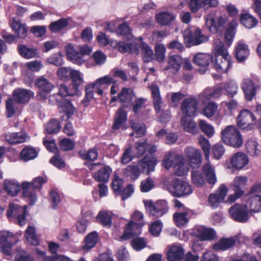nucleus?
<instances>
[{
	"label": "nucleus",
	"mask_w": 261,
	"mask_h": 261,
	"mask_svg": "<svg viewBox=\"0 0 261 261\" xmlns=\"http://www.w3.org/2000/svg\"><path fill=\"white\" fill-rule=\"evenodd\" d=\"M215 61L214 68L220 72H226L231 66L230 56L225 48L222 42L219 38L214 41Z\"/></svg>",
	"instance_id": "f257e3e1"
},
{
	"label": "nucleus",
	"mask_w": 261,
	"mask_h": 261,
	"mask_svg": "<svg viewBox=\"0 0 261 261\" xmlns=\"http://www.w3.org/2000/svg\"><path fill=\"white\" fill-rule=\"evenodd\" d=\"M47 181L46 178L37 177L32 182L24 181L22 184V195L28 198L30 204L33 205L37 201V197L36 190L40 189L42 185Z\"/></svg>",
	"instance_id": "f03ea898"
},
{
	"label": "nucleus",
	"mask_w": 261,
	"mask_h": 261,
	"mask_svg": "<svg viewBox=\"0 0 261 261\" xmlns=\"http://www.w3.org/2000/svg\"><path fill=\"white\" fill-rule=\"evenodd\" d=\"M223 142L233 147H240L243 144V139L239 130L234 126H226L221 131Z\"/></svg>",
	"instance_id": "7ed1b4c3"
},
{
	"label": "nucleus",
	"mask_w": 261,
	"mask_h": 261,
	"mask_svg": "<svg viewBox=\"0 0 261 261\" xmlns=\"http://www.w3.org/2000/svg\"><path fill=\"white\" fill-rule=\"evenodd\" d=\"M184 42L187 47L198 45L208 40V37L198 29H186L182 33Z\"/></svg>",
	"instance_id": "20e7f679"
},
{
	"label": "nucleus",
	"mask_w": 261,
	"mask_h": 261,
	"mask_svg": "<svg viewBox=\"0 0 261 261\" xmlns=\"http://www.w3.org/2000/svg\"><path fill=\"white\" fill-rule=\"evenodd\" d=\"M256 124V118L253 113L248 109L242 110L237 117V125L244 131L253 129Z\"/></svg>",
	"instance_id": "39448f33"
},
{
	"label": "nucleus",
	"mask_w": 261,
	"mask_h": 261,
	"mask_svg": "<svg viewBox=\"0 0 261 261\" xmlns=\"http://www.w3.org/2000/svg\"><path fill=\"white\" fill-rule=\"evenodd\" d=\"M147 213L150 217L159 218L165 214L168 210V206L166 201L160 200L153 203L151 200L144 201Z\"/></svg>",
	"instance_id": "423d86ee"
},
{
	"label": "nucleus",
	"mask_w": 261,
	"mask_h": 261,
	"mask_svg": "<svg viewBox=\"0 0 261 261\" xmlns=\"http://www.w3.org/2000/svg\"><path fill=\"white\" fill-rule=\"evenodd\" d=\"M205 24L210 32L216 33L222 32L227 21L225 15L216 16L214 13H209L205 17Z\"/></svg>",
	"instance_id": "0eeeda50"
},
{
	"label": "nucleus",
	"mask_w": 261,
	"mask_h": 261,
	"mask_svg": "<svg viewBox=\"0 0 261 261\" xmlns=\"http://www.w3.org/2000/svg\"><path fill=\"white\" fill-rule=\"evenodd\" d=\"M17 242L16 237L11 232L6 230L0 231V249L4 254L11 255L12 246Z\"/></svg>",
	"instance_id": "6e6552de"
},
{
	"label": "nucleus",
	"mask_w": 261,
	"mask_h": 261,
	"mask_svg": "<svg viewBox=\"0 0 261 261\" xmlns=\"http://www.w3.org/2000/svg\"><path fill=\"white\" fill-rule=\"evenodd\" d=\"M169 191L172 195L176 197L187 196L192 192V189L188 182L178 179L173 181L172 184L169 187Z\"/></svg>",
	"instance_id": "1a4fd4ad"
},
{
	"label": "nucleus",
	"mask_w": 261,
	"mask_h": 261,
	"mask_svg": "<svg viewBox=\"0 0 261 261\" xmlns=\"http://www.w3.org/2000/svg\"><path fill=\"white\" fill-rule=\"evenodd\" d=\"M231 217L239 222H246L249 219L248 211L244 205L235 204L229 210Z\"/></svg>",
	"instance_id": "9d476101"
},
{
	"label": "nucleus",
	"mask_w": 261,
	"mask_h": 261,
	"mask_svg": "<svg viewBox=\"0 0 261 261\" xmlns=\"http://www.w3.org/2000/svg\"><path fill=\"white\" fill-rule=\"evenodd\" d=\"M180 109L186 116L195 115L198 109V101L195 97H191L184 99L180 104Z\"/></svg>",
	"instance_id": "9b49d317"
},
{
	"label": "nucleus",
	"mask_w": 261,
	"mask_h": 261,
	"mask_svg": "<svg viewBox=\"0 0 261 261\" xmlns=\"http://www.w3.org/2000/svg\"><path fill=\"white\" fill-rule=\"evenodd\" d=\"M116 81L110 74L106 75L103 77L98 78L93 83L90 84V87H94L95 91L99 95H102L103 90L112 84L115 83Z\"/></svg>",
	"instance_id": "f8f14e48"
},
{
	"label": "nucleus",
	"mask_w": 261,
	"mask_h": 261,
	"mask_svg": "<svg viewBox=\"0 0 261 261\" xmlns=\"http://www.w3.org/2000/svg\"><path fill=\"white\" fill-rule=\"evenodd\" d=\"M184 153L193 168H197L200 166L201 155L200 151L198 149L188 146L185 148Z\"/></svg>",
	"instance_id": "ddd939ff"
},
{
	"label": "nucleus",
	"mask_w": 261,
	"mask_h": 261,
	"mask_svg": "<svg viewBox=\"0 0 261 261\" xmlns=\"http://www.w3.org/2000/svg\"><path fill=\"white\" fill-rule=\"evenodd\" d=\"M218 4V0H190L189 6L193 13H196L201 8L207 10L217 6Z\"/></svg>",
	"instance_id": "4468645a"
},
{
	"label": "nucleus",
	"mask_w": 261,
	"mask_h": 261,
	"mask_svg": "<svg viewBox=\"0 0 261 261\" xmlns=\"http://www.w3.org/2000/svg\"><path fill=\"white\" fill-rule=\"evenodd\" d=\"M25 207L11 203L7 211V216L9 218L13 216L16 217L19 224L22 226L25 223Z\"/></svg>",
	"instance_id": "2eb2a0df"
},
{
	"label": "nucleus",
	"mask_w": 261,
	"mask_h": 261,
	"mask_svg": "<svg viewBox=\"0 0 261 261\" xmlns=\"http://www.w3.org/2000/svg\"><path fill=\"white\" fill-rule=\"evenodd\" d=\"M184 160V157L173 151L167 152L163 159L162 165L167 169L174 166L178 162Z\"/></svg>",
	"instance_id": "dca6fc26"
},
{
	"label": "nucleus",
	"mask_w": 261,
	"mask_h": 261,
	"mask_svg": "<svg viewBox=\"0 0 261 261\" xmlns=\"http://www.w3.org/2000/svg\"><path fill=\"white\" fill-rule=\"evenodd\" d=\"M194 233L201 241L212 240L216 237V232L213 229L203 226L195 227Z\"/></svg>",
	"instance_id": "f3484780"
},
{
	"label": "nucleus",
	"mask_w": 261,
	"mask_h": 261,
	"mask_svg": "<svg viewBox=\"0 0 261 261\" xmlns=\"http://www.w3.org/2000/svg\"><path fill=\"white\" fill-rule=\"evenodd\" d=\"M5 139L10 144H15L28 141L30 137L24 132L8 133L5 134Z\"/></svg>",
	"instance_id": "a211bd4d"
},
{
	"label": "nucleus",
	"mask_w": 261,
	"mask_h": 261,
	"mask_svg": "<svg viewBox=\"0 0 261 261\" xmlns=\"http://www.w3.org/2000/svg\"><path fill=\"white\" fill-rule=\"evenodd\" d=\"M76 94L75 92L74 93L69 92L67 87L65 85L61 84L59 87V92L49 96V102L51 105L58 104L62 100L63 101L65 100L63 98V97L68 95H73Z\"/></svg>",
	"instance_id": "6ab92c4d"
},
{
	"label": "nucleus",
	"mask_w": 261,
	"mask_h": 261,
	"mask_svg": "<svg viewBox=\"0 0 261 261\" xmlns=\"http://www.w3.org/2000/svg\"><path fill=\"white\" fill-rule=\"evenodd\" d=\"M241 88L246 100L251 101L255 96V87L253 82L250 80H244L241 84Z\"/></svg>",
	"instance_id": "aec40b11"
},
{
	"label": "nucleus",
	"mask_w": 261,
	"mask_h": 261,
	"mask_svg": "<svg viewBox=\"0 0 261 261\" xmlns=\"http://www.w3.org/2000/svg\"><path fill=\"white\" fill-rule=\"evenodd\" d=\"M248 163V158L244 153L238 152L234 154L230 159L231 166L237 170L243 168Z\"/></svg>",
	"instance_id": "412c9836"
},
{
	"label": "nucleus",
	"mask_w": 261,
	"mask_h": 261,
	"mask_svg": "<svg viewBox=\"0 0 261 261\" xmlns=\"http://www.w3.org/2000/svg\"><path fill=\"white\" fill-rule=\"evenodd\" d=\"M65 50L67 58L73 63L82 65L84 62V60L79 53L78 49H75L71 43H69L66 46Z\"/></svg>",
	"instance_id": "4be33fe9"
},
{
	"label": "nucleus",
	"mask_w": 261,
	"mask_h": 261,
	"mask_svg": "<svg viewBox=\"0 0 261 261\" xmlns=\"http://www.w3.org/2000/svg\"><path fill=\"white\" fill-rule=\"evenodd\" d=\"M15 101L20 103L28 102L30 99L34 96V93L30 90L17 88L13 92Z\"/></svg>",
	"instance_id": "5701e85b"
},
{
	"label": "nucleus",
	"mask_w": 261,
	"mask_h": 261,
	"mask_svg": "<svg viewBox=\"0 0 261 261\" xmlns=\"http://www.w3.org/2000/svg\"><path fill=\"white\" fill-rule=\"evenodd\" d=\"M149 89L151 92L154 109L156 112L159 113L163 105L162 98L160 94V89L157 85L154 84L150 85Z\"/></svg>",
	"instance_id": "b1692460"
},
{
	"label": "nucleus",
	"mask_w": 261,
	"mask_h": 261,
	"mask_svg": "<svg viewBox=\"0 0 261 261\" xmlns=\"http://www.w3.org/2000/svg\"><path fill=\"white\" fill-rule=\"evenodd\" d=\"M248 212L258 213L261 211V196L255 195L247 199L245 205Z\"/></svg>",
	"instance_id": "393cba45"
},
{
	"label": "nucleus",
	"mask_w": 261,
	"mask_h": 261,
	"mask_svg": "<svg viewBox=\"0 0 261 261\" xmlns=\"http://www.w3.org/2000/svg\"><path fill=\"white\" fill-rule=\"evenodd\" d=\"M138 164L143 171L148 174L154 170V167L156 165V159L152 156H145L138 162Z\"/></svg>",
	"instance_id": "a878e982"
},
{
	"label": "nucleus",
	"mask_w": 261,
	"mask_h": 261,
	"mask_svg": "<svg viewBox=\"0 0 261 261\" xmlns=\"http://www.w3.org/2000/svg\"><path fill=\"white\" fill-rule=\"evenodd\" d=\"M141 233L140 226L133 221L129 222L126 226L123 235L121 237L122 240H127L133 236Z\"/></svg>",
	"instance_id": "bb28decb"
},
{
	"label": "nucleus",
	"mask_w": 261,
	"mask_h": 261,
	"mask_svg": "<svg viewBox=\"0 0 261 261\" xmlns=\"http://www.w3.org/2000/svg\"><path fill=\"white\" fill-rule=\"evenodd\" d=\"M134 96L135 94L131 89L123 88L118 94V99L123 106L127 107L131 105Z\"/></svg>",
	"instance_id": "cd10ccee"
},
{
	"label": "nucleus",
	"mask_w": 261,
	"mask_h": 261,
	"mask_svg": "<svg viewBox=\"0 0 261 261\" xmlns=\"http://www.w3.org/2000/svg\"><path fill=\"white\" fill-rule=\"evenodd\" d=\"M235 55L239 62L245 61L249 55L248 45L242 41L238 42L236 46Z\"/></svg>",
	"instance_id": "c85d7f7f"
},
{
	"label": "nucleus",
	"mask_w": 261,
	"mask_h": 261,
	"mask_svg": "<svg viewBox=\"0 0 261 261\" xmlns=\"http://www.w3.org/2000/svg\"><path fill=\"white\" fill-rule=\"evenodd\" d=\"M183 62V59L178 55L171 56L168 59L169 66L164 68V70L171 69V72L176 73L180 68V66Z\"/></svg>",
	"instance_id": "c756f323"
},
{
	"label": "nucleus",
	"mask_w": 261,
	"mask_h": 261,
	"mask_svg": "<svg viewBox=\"0 0 261 261\" xmlns=\"http://www.w3.org/2000/svg\"><path fill=\"white\" fill-rule=\"evenodd\" d=\"M223 88L218 87L215 88H206L201 94L200 97L203 98V101L210 100L212 98H217L220 96Z\"/></svg>",
	"instance_id": "7c9ffc66"
},
{
	"label": "nucleus",
	"mask_w": 261,
	"mask_h": 261,
	"mask_svg": "<svg viewBox=\"0 0 261 261\" xmlns=\"http://www.w3.org/2000/svg\"><path fill=\"white\" fill-rule=\"evenodd\" d=\"M184 251L180 246H173L167 252V256L169 261H180L183 257Z\"/></svg>",
	"instance_id": "2f4dec72"
},
{
	"label": "nucleus",
	"mask_w": 261,
	"mask_h": 261,
	"mask_svg": "<svg viewBox=\"0 0 261 261\" xmlns=\"http://www.w3.org/2000/svg\"><path fill=\"white\" fill-rule=\"evenodd\" d=\"M116 47L120 52L122 53H130L135 55H138L139 53V46L137 44L119 42L117 43Z\"/></svg>",
	"instance_id": "473e14b6"
},
{
	"label": "nucleus",
	"mask_w": 261,
	"mask_h": 261,
	"mask_svg": "<svg viewBox=\"0 0 261 261\" xmlns=\"http://www.w3.org/2000/svg\"><path fill=\"white\" fill-rule=\"evenodd\" d=\"M247 180V177L245 176H236L233 180L231 184L233 190L237 191L239 196H242L244 194V191L242 190V188L246 185Z\"/></svg>",
	"instance_id": "72a5a7b5"
},
{
	"label": "nucleus",
	"mask_w": 261,
	"mask_h": 261,
	"mask_svg": "<svg viewBox=\"0 0 261 261\" xmlns=\"http://www.w3.org/2000/svg\"><path fill=\"white\" fill-rule=\"evenodd\" d=\"M202 171L207 181L210 184H215L217 181V177L214 167L212 166L210 163H205L203 165Z\"/></svg>",
	"instance_id": "f704fd0d"
},
{
	"label": "nucleus",
	"mask_w": 261,
	"mask_h": 261,
	"mask_svg": "<svg viewBox=\"0 0 261 261\" xmlns=\"http://www.w3.org/2000/svg\"><path fill=\"white\" fill-rule=\"evenodd\" d=\"M12 30L19 38H24L27 36L28 30L25 25L19 20L14 18L11 22Z\"/></svg>",
	"instance_id": "c9c22d12"
},
{
	"label": "nucleus",
	"mask_w": 261,
	"mask_h": 261,
	"mask_svg": "<svg viewBox=\"0 0 261 261\" xmlns=\"http://www.w3.org/2000/svg\"><path fill=\"white\" fill-rule=\"evenodd\" d=\"M212 61V56L207 54L198 53L193 58L195 64L204 67H207Z\"/></svg>",
	"instance_id": "e433bc0d"
},
{
	"label": "nucleus",
	"mask_w": 261,
	"mask_h": 261,
	"mask_svg": "<svg viewBox=\"0 0 261 261\" xmlns=\"http://www.w3.org/2000/svg\"><path fill=\"white\" fill-rule=\"evenodd\" d=\"M99 238L96 231H92L89 233L85 239V244L83 246V249L88 251L93 248L98 242Z\"/></svg>",
	"instance_id": "4c0bfd02"
},
{
	"label": "nucleus",
	"mask_w": 261,
	"mask_h": 261,
	"mask_svg": "<svg viewBox=\"0 0 261 261\" xmlns=\"http://www.w3.org/2000/svg\"><path fill=\"white\" fill-rule=\"evenodd\" d=\"M35 85L38 88L46 93L50 92L54 88V85L43 76L37 78L35 81Z\"/></svg>",
	"instance_id": "58836bf2"
},
{
	"label": "nucleus",
	"mask_w": 261,
	"mask_h": 261,
	"mask_svg": "<svg viewBox=\"0 0 261 261\" xmlns=\"http://www.w3.org/2000/svg\"><path fill=\"white\" fill-rule=\"evenodd\" d=\"M111 172L112 169L109 166H105L94 173L93 177L98 182H107Z\"/></svg>",
	"instance_id": "ea45409f"
},
{
	"label": "nucleus",
	"mask_w": 261,
	"mask_h": 261,
	"mask_svg": "<svg viewBox=\"0 0 261 261\" xmlns=\"http://www.w3.org/2000/svg\"><path fill=\"white\" fill-rule=\"evenodd\" d=\"M127 113L123 108H119L115 117L114 122L113 125V130L118 129L122 124L126 121Z\"/></svg>",
	"instance_id": "a19ab883"
},
{
	"label": "nucleus",
	"mask_w": 261,
	"mask_h": 261,
	"mask_svg": "<svg viewBox=\"0 0 261 261\" xmlns=\"http://www.w3.org/2000/svg\"><path fill=\"white\" fill-rule=\"evenodd\" d=\"M236 242L233 238L222 239L213 246V248L216 251L227 250L234 246Z\"/></svg>",
	"instance_id": "79ce46f5"
},
{
	"label": "nucleus",
	"mask_w": 261,
	"mask_h": 261,
	"mask_svg": "<svg viewBox=\"0 0 261 261\" xmlns=\"http://www.w3.org/2000/svg\"><path fill=\"white\" fill-rule=\"evenodd\" d=\"M156 20L160 24L170 25L175 19V16L169 12H161L156 15Z\"/></svg>",
	"instance_id": "37998d69"
},
{
	"label": "nucleus",
	"mask_w": 261,
	"mask_h": 261,
	"mask_svg": "<svg viewBox=\"0 0 261 261\" xmlns=\"http://www.w3.org/2000/svg\"><path fill=\"white\" fill-rule=\"evenodd\" d=\"M70 79L72 80V87L75 91V93H77L79 88L84 84L82 74L79 70L74 69Z\"/></svg>",
	"instance_id": "c03bdc74"
},
{
	"label": "nucleus",
	"mask_w": 261,
	"mask_h": 261,
	"mask_svg": "<svg viewBox=\"0 0 261 261\" xmlns=\"http://www.w3.org/2000/svg\"><path fill=\"white\" fill-rule=\"evenodd\" d=\"M223 89L226 95L231 98L238 93L239 86L234 80H229L225 83Z\"/></svg>",
	"instance_id": "a18cd8bd"
},
{
	"label": "nucleus",
	"mask_w": 261,
	"mask_h": 261,
	"mask_svg": "<svg viewBox=\"0 0 261 261\" xmlns=\"http://www.w3.org/2000/svg\"><path fill=\"white\" fill-rule=\"evenodd\" d=\"M37 154L38 152L34 148L31 146H27L21 150L20 157L23 161L27 162L36 158Z\"/></svg>",
	"instance_id": "49530a36"
},
{
	"label": "nucleus",
	"mask_w": 261,
	"mask_h": 261,
	"mask_svg": "<svg viewBox=\"0 0 261 261\" xmlns=\"http://www.w3.org/2000/svg\"><path fill=\"white\" fill-rule=\"evenodd\" d=\"M4 188L7 193L12 196H16L20 190V187L18 183L11 180H5Z\"/></svg>",
	"instance_id": "de8ad7c7"
},
{
	"label": "nucleus",
	"mask_w": 261,
	"mask_h": 261,
	"mask_svg": "<svg viewBox=\"0 0 261 261\" xmlns=\"http://www.w3.org/2000/svg\"><path fill=\"white\" fill-rule=\"evenodd\" d=\"M181 124L186 132L193 134L197 133L198 128L196 123L192 119L182 117L181 119Z\"/></svg>",
	"instance_id": "09e8293b"
},
{
	"label": "nucleus",
	"mask_w": 261,
	"mask_h": 261,
	"mask_svg": "<svg viewBox=\"0 0 261 261\" xmlns=\"http://www.w3.org/2000/svg\"><path fill=\"white\" fill-rule=\"evenodd\" d=\"M240 20L242 24L248 29H251L254 27L257 23V20L248 13L241 14Z\"/></svg>",
	"instance_id": "8fccbe9b"
},
{
	"label": "nucleus",
	"mask_w": 261,
	"mask_h": 261,
	"mask_svg": "<svg viewBox=\"0 0 261 261\" xmlns=\"http://www.w3.org/2000/svg\"><path fill=\"white\" fill-rule=\"evenodd\" d=\"M139 49L141 48L142 57L143 61L145 62H148L152 60L153 58V51L148 44L142 43L141 45L138 44Z\"/></svg>",
	"instance_id": "3c124183"
},
{
	"label": "nucleus",
	"mask_w": 261,
	"mask_h": 261,
	"mask_svg": "<svg viewBox=\"0 0 261 261\" xmlns=\"http://www.w3.org/2000/svg\"><path fill=\"white\" fill-rule=\"evenodd\" d=\"M174 170L175 174L177 176H184L187 174L189 169V164L186 163L185 159L184 160L177 163L174 166Z\"/></svg>",
	"instance_id": "603ef678"
},
{
	"label": "nucleus",
	"mask_w": 261,
	"mask_h": 261,
	"mask_svg": "<svg viewBox=\"0 0 261 261\" xmlns=\"http://www.w3.org/2000/svg\"><path fill=\"white\" fill-rule=\"evenodd\" d=\"M188 214V212L185 211L183 212H177L174 214V220L177 226L182 227L188 222L187 217Z\"/></svg>",
	"instance_id": "864d4df0"
},
{
	"label": "nucleus",
	"mask_w": 261,
	"mask_h": 261,
	"mask_svg": "<svg viewBox=\"0 0 261 261\" xmlns=\"http://www.w3.org/2000/svg\"><path fill=\"white\" fill-rule=\"evenodd\" d=\"M25 237L27 240L31 244L36 246L39 241L35 233V229L33 226H29L25 230Z\"/></svg>",
	"instance_id": "5fc2aeb1"
},
{
	"label": "nucleus",
	"mask_w": 261,
	"mask_h": 261,
	"mask_svg": "<svg viewBox=\"0 0 261 261\" xmlns=\"http://www.w3.org/2000/svg\"><path fill=\"white\" fill-rule=\"evenodd\" d=\"M69 24L68 20L66 18H61L58 21L52 22L49 25V29L53 32H58L61 31Z\"/></svg>",
	"instance_id": "6e6d98bb"
},
{
	"label": "nucleus",
	"mask_w": 261,
	"mask_h": 261,
	"mask_svg": "<svg viewBox=\"0 0 261 261\" xmlns=\"http://www.w3.org/2000/svg\"><path fill=\"white\" fill-rule=\"evenodd\" d=\"M74 69L70 67H62L59 68L57 71L58 77L63 81H69Z\"/></svg>",
	"instance_id": "4d7b16f0"
},
{
	"label": "nucleus",
	"mask_w": 261,
	"mask_h": 261,
	"mask_svg": "<svg viewBox=\"0 0 261 261\" xmlns=\"http://www.w3.org/2000/svg\"><path fill=\"white\" fill-rule=\"evenodd\" d=\"M17 48L19 54L23 58L30 59L36 55V50L29 48L24 45H19Z\"/></svg>",
	"instance_id": "13d9d810"
},
{
	"label": "nucleus",
	"mask_w": 261,
	"mask_h": 261,
	"mask_svg": "<svg viewBox=\"0 0 261 261\" xmlns=\"http://www.w3.org/2000/svg\"><path fill=\"white\" fill-rule=\"evenodd\" d=\"M212 151L214 158L216 160H219L225 153V149L221 143H218L213 146Z\"/></svg>",
	"instance_id": "bf43d9fd"
},
{
	"label": "nucleus",
	"mask_w": 261,
	"mask_h": 261,
	"mask_svg": "<svg viewBox=\"0 0 261 261\" xmlns=\"http://www.w3.org/2000/svg\"><path fill=\"white\" fill-rule=\"evenodd\" d=\"M199 126L202 132L207 137H211L214 135L215 133L214 127L205 120H200L199 121Z\"/></svg>",
	"instance_id": "052dcab7"
},
{
	"label": "nucleus",
	"mask_w": 261,
	"mask_h": 261,
	"mask_svg": "<svg viewBox=\"0 0 261 261\" xmlns=\"http://www.w3.org/2000/svg\"><path fill=\"white\" fill-rule=\"evenodd\" d=\"M132 127L134 132L130 134V136L136 135L137 137H141L145 135V126L144 124L132 121Z\"/></svg>",
	"instance_id": "680f3d73"
},
{
	"label": "nucleus",
	"mask_w": 261,
	"mask_h": 261,
	"mask_svg": "<svg viewBox=\"0 0 261 261\" xmlns=\"http://www.w3.org/2000/svg\"><path fill=\"white\" fill-rule=\"evenodd\" d=\"M257 146V143L255 141L253 140H248L246 144L247 152L252 156L257 155L259 153Z\"/></svg>",
	"instance_id": "e2e57ef3"
},
{
	"label": "nucleus",
	"mask_w": 261,
	"mask_h": 261,
	"mask_svg": "<svg viewBox=\"0 0 261 261\" xmlns=\"http://www.w3.org/2000/svg\"><path fill=\"white\" fill-rule=\"evenodd\" d=\"M61 128L59 121L56 119L50 121L46 126V132L48 134H51L57 133Z\"/></svg>",
	"instance_id": "0e129e2a"
},
{
	"label": "nucleus",
	"mask_w": 261,
	"mask_h": 261,
	"mask_svg": "<svg viewBox=\"0 0 261 261\" xmlns=\"http://www.w3.org/2000/svg\"><path fill=\"white\" fill-rule=\"evenodd\" d=\"M218 110V106L213 102H209L203 110V114L207 118L213 116Z\"/></svg>",
	"instance_id": "69168bd1"
},
{
	"label": "nucleus",
	"mask_w": 261,
	"mask_h": 261,
	"mask_svg": "<svg viewBox=\"0 0 261 261\" xmlns=\"http://www.w3.org/2000/svg\"><path fill=\"white\" fill-rule=\"evenodd\" d=\"M97 221L104 226H110L111 224V216L106 212H101L97 217Z\"/></svg>",
	"instance_id": "338daca9"
},
{
	"label": "nucleus",
	"mask_w": 261,
	"mask_h": 261,
	"mask_svg": "<svg viewBox=\"0 0 261 261\" xmlns=\"http://www.w3.org/2000/svg\"><path fill=\"white\" fill-rule=\"evenodd\" d=\"M147 142L144 140L143 142H137L135 146V156L139 158L142 156L147 149Z\"/></svg>",
	"instance_id": "774afa93"
}]
</instances>
